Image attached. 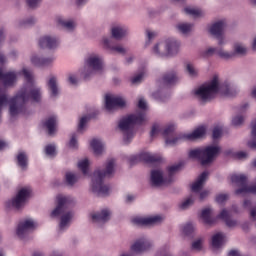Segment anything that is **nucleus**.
<instances>
[{
  "instance_id": "nucleus-10",
  "label": "nucleus",
  "mask_w": 256,
  "mask_h": 256,
  "mask_svg": "<svg viewBox=\"0 0 256 256\" xmlns=\"http://www.w3.org/2000/svg\"><path fill=\"white\" fill-rule=\"evenodd\" d=\"M101 71H103V57L99 54H91L86 59V66L83 71L84 79H89L93 73H101Z\"/></svg>"
},
{
  "instance_id": "nucleus-48",
  "label": "nucleus",
  "mask_w": 256,
  "mask_h": 256,
  "mask_svg": "<svg viewBox=\"0 0 256 256\" xmlns=\"http://www.w3.org/2000/svg\"><path fill=\"white\" fill-rule=\"evenodd\" d=\"M245 121V118L241 115H238L232 119V124L234 127H239V125H243V122Z\"/></svg>"
},
{
  "instance_id": "nucleus-21",
  "label": "nucleus",
  "mask_w": 256,
  "mask_h": 256,
  "mask_svg": "<svg viewBox=\"0 0 256 256\" xmlns=\"http://www.w3.org/2000/svg\"><path fill=\"white\" fill-rule=\"evenodd\" d=\"M55 61V58L53 56L50 57H41L37 54H33L31 56V63L35 65V67H48V65H51Z\"/></svg>"
},
{
  "instance_id": "nucleus-51",
  "label": "nucleus",
  "mask_w": 256,
  "mask_h": 256,
  "mask_svg": "<svg viewBox=\"0 0 256 256\" xmlns=\"http://www.w3.org/2000/svg\"><path fill=\"white\" fill-rule=\"evenodd\" d=\"M77 145V135L73 134L69 142V147L70 149H77Z\"/></svg>"
},
{
  "instance_id": "nucleus-44",
  "label": "nucleus",
  "mask_w": 256,
  "mask_h": 256,
  "mask_svg": "<svg viewBox=\"0 0 256 256\" xmlns=\"http://www.w3.org/2000/svg\"><path fill=\"white\" fill-rule=\"evenodd\" d=\"M193 203H195V200L193 199V196H190L186 200L182 201L180 203L179 207H180V209L185 211V209H189V207H191V205H193Z\"/></svg>"
},
{
  "instance_id": "nucleus-1",
  "label": "nucleus",
  "mask_w": 256,
  "mask_h": 256,
  "mask_svg": "<svg viewBox=\"0 0 256 256\" xmlns=\"http://www.w3.org/2000/svg\"><path fill=\"white\" fill-rule=\"evenodd\" d=\"M22 73L28 83L9 102V111L12 117L19 115V113H23L25 105L29 103V99L36 102L41 101V89L33 83V73L25 68L22 70Z\"/></svg>"
},
{
  "instance_id": "nucleus-58",
  "label": "nucleus",
  "mask_w": 256,
  "mask_h": 256,
  "mask_svg": "<svg viewBox=\"0 0 256 256\" xmlns=\"http://www.w3.org/2000/svg\"><path fill=\"white\" fill-rule=\"evenodd\" d=\"M173 131H175V126L171 125L165 128L164 135H173Z\"/></svg>"
},
{
  "instance_id": "nucleus-3",
  "label": "nucleus",
  "mask_w": 256,
  "mask_h": 256,
  "mask_svg": "<svg viewBox=\"0 0 256 256\" xmlns=\"http://www.w3.org/2000/svg\"><path fill=\"white\" fill-rule=\"evenodd\" d=\"M138 108L135 114H132L128 117L123 118L119 122V129L124 133V141L129 143V140L133 138V127L135 125H141L146 123L147 119V102L144 98H140L138 101Z\"/></svg>"
},
{
  "instance_id": "nucleus-55",
  "label": "nucleus",
  "mask_w": 256,
  "mask_h": 256,
  "mask_svg": "<svg viewBox=\"0 0 256 256\" xmlns=\"http://www.w3.org/2000/svg\"><path fill=\"white\" fill-rule=\"evenodd\" d=\"M249 217H250L251 221H256V206L250 207Z\"/></svg>"
},
{
  "instance_id": "nucleus-17",
  "label": "nucleus",
  "mask_w": 256,
  "mask_h": 256,
  "mask_svg": "<svg viewBox=\"0 0 256 256\" xmlns=\"http://www.w3.org/2000/svg\"><path fill=\"white\" fill-rule=\"evenodd\" d=\"M164 219L163 216L135 217L132 219V223L139 226L160 225Z\"/></svg>"
},
{
  "instance_id": "nucleus-16",
  "label": "nucleus",
  "mask_w": 256,
  "mask_h": 256,
  "mask_svg": "<svg viewBox=\"0 0 256 256\" xmlns=\"http://www.w3.org/2000/svg\"><path fill=\"white\" fill-rule=\"evenodd\" d=\"M153 247V243L151 240L143 237L137 239L132 245H131V251L133 253H136L137 255H141V253H145L149 251Z\"/></svg>"
},
{
  "instance_id": "nucleus-12",
  "label": "nucleus",
  "mask_w": 256,
  "mask_h": 256,
  "mask_svg": "<svg viewBox=\"0 0 256 256\" xmlns=\"http://www.w3.org/2000/svg\"><path fill=\"white\" fill-rule=\"evenodd\" d=\"M111 215L112 212L108 208H104L90 213V219L96 227H103L105 223H109V221H111Z\"/></svg>"
},
{
  "instance_id": "nucleus-5",
  "label": "nucleus",
  "mask_w": 256,
  "mask_h": 256,
  "mask_svg": "<svg viewBox=\"0 0 256 256\" xmlns=\"http://www.w3.org/2000/svg\"><path fill=\"white\" fill-rule=\"evenodd\" d=\"M57 202L58 205L51 212L50 217H59V215H61L59 229L64 231V229H67V227L71 225L74 215L72 211L65 212V209L70 205H73V203H75V199L71 196L60 194L57 196Z\"/></svg>"
},
{
  "instance_id": "nucleus-37",
  "label": "nucleus",
  "mask_w": 256,
  "mask_h": 256,
  "mask_svg": "<svg viewBox=\"0 0 256 256\" xmlns=\"http://www.w3.org/2000/svg\"><path fill=\"white\" fill-rule=\"evenodd\" d=\"M91 147L95 155H101V153L104 151L103 142H101L99 139H93L91 141Z\"/></svg>"
},
{
  "instance_id": "nucleus-34",
  "label": "nucleus",
  "mask_w": 256,
  "mask_h": 256,
  "mask_svg": "<svg viewBox=\"0 0 256 256\" xmlns=\"http://www.w3.org/2000/svg\"><path fill=\"white\" fill-rule=\"evenodd\" d=\"M219 219L225 221L227 227H237L238 222L236 220H232L229 216V212L227 210H222L219 214Z\"/></svg>"
},
{
  "instance_id": "nucleus-18",
  "label": "nucleus",
  "mask_w": 256,
  "mask_h": 256,
  "mask_svg": "<svg viewBox=\"0 0 256 256\" xmlns=\"http://www.w3.org/2000/svg\"><path fill=\"white\" fill-rule=\"evenodd\" d=\"M59 39L56 36L44 35L38 40V45L40 49H57L59 47Z\"/></svg>"
},
{
  "instance_id": "nucleus-9",
  "label": "nucleus",
  "mask_w": 256,
  "mask_h": 256,
  "mask_svg": "<svg viewBox=\"0 0 256 256\" xmlns=\"http://www.w3.org/2000/svg\"><path fill=\"white\" fill-rule=\"evenodd\" d=\"M31 195V190L29 188H21L16 196L6 201L5 207L8 210L13 209L14 211H21L23 207H25V203H27V199Z\"/></svg>"
},
{
  "instance_id": "nucleus-13",
  "label": "nucleus",
  "mask_w": 256,
  "mask_h": 256,
  "mask_svg": "<svg viewBox=\"0 0 256 256\" xmlns=\"http://www.w3.org/2000/svg\"><path fill=\"white\" fill-rule=\"evenodd\" d=\"M106 111H115V109H123L127 107V100L123 96H115L108 94L105 98Z\"/></svg>"
},
{
  "instance_id": "nucleus-29",
  "label": "nucleus",
  "mask_w": 256,
  "mask_h": 256,
  "mask_svg": "<svg viewBox=\"0 0 256 256\" xmlns=\"http://www.w3.org/2000/svg\"><path fill=\"white\" fill-rule=\"evenodd\" d=\"M205 127H199L195 129L192 133L186 134L184 137L188 141H197V139H203L205 137Z\"/></svg>"
},
{
  "instance_id": "nucleus-32",
  "label": "nucleus",
  "mask_w": 256,
  "mask_h": 256,
  "mask_svg": "<svg viewBox=\"0 0 256 256\" xmlns=\"http://www.w3.org/2000/svg\"><path fill=\"white\" fill-rule=\"evenodd\" d=\"M177 82V72H168L162 77V84L164 87L169 85H173V83Z\"/></svg>"
},
{
  "instance_id": "nucleus-27",
  "label": "nucleus",
  "mask_w": 256,
  "mask_h": 256,
  "mask_svg": "<svg viewBox=\"0 0 256 256\" xmlns=\"http://www.w3.org/2000/svg\"><path fill=\"white\" fill-rule=\"evenodd\" d=\"M226 237L223 232L214 234L211 238L212 249H221L225 245Z\"/></svg>"
},
{
  "instance_id": "nucleus-62",
  "label": "nucleus",
  "mask_w": 256,
  "mask_h": 256,
  "mask_svg": "<svg viewBox=\"0 0 256 256\" xmlns=\"http://www.w3.org/2000/svg\"><path fill=\"white\" fill-rule=\"evenodd\" d=\"M147 37H148V40L151 41V39H155V37H157V33L148 30Z\"/></svg>"
},
{
  "instance_id": "nucleus-11",
  "label": "nucleus",
  "mask_w": 256,
  "mask_h": 256,
  "mask_svg": "<svg viewBox=\"0 0 256 256\" xmlns=\"http://www.w3.org/2000/svg\"><path fill=\"white\" fill-rule=\"evenodd\" d=\"M17 75V72L10 71L3 73V70L0 69V79L3 81L5 87H13L17 81ZM5 103H7V95L0 89V119L3 112V105H5Z\"/></svg>"
},
{
  "instance_id": "nucleus-45",
  "label": "nucleus",
  "mask_w": 256,
  "mask_h": 256,
  "mask_svg": "<svg viewBox=\"0 0 256 256\" xmlns=\"http://www.w3.org/2000/svg\"><path fill=\"white\" fill-rule=\"evenodd\" d=\"M235 159H239L240 161H245V159H249V152L247 151H238L233 154Z\"/></svg>"
},
{
  "instance_id": "nucleus-36",
  "label": "nucleus",
  "mask_w": 256,
  "mask_h": 256,
  "mask_svg": "<svg viewBox=\"0 0 256 256\" xmlns=\"http://www.w3.org/2000/svg\"><path fill=\"white\" fill-rule=\"evenodd\" d=\"M16 159L18 167H21V169H27V165H29V158L25 152H19Z\"/></svg>"
},
{
  "instance_id": "nucleus-41",
  "label": "nucleus",
  "mask_w": 256,
  "mask_h": 256,
  "mask_svg": "<svg viewBox=\"0 0 256 256\" xmlns=\"http://www.w3.org/2000/svg\"><path fill=\"white\" fill-rule=\"evenodd\" d=\"M78 169L82 171L83 175H87L89 173V160L84 159L78 162Z\"/></svg>"
},
{
  "instance_id": "nucleus-30",
  "label": "nucleus",
  "mask_w": 256,
  "mask_h": 256,
  "mask_svg": "<svg viewBox=\"0 0 256 256\" xmlns=\"http://www.w3.org/2000/svg\"><path fill=\"white\" fill-rule=\"evenodd\" d=\"M212 211L213 210L211 208H205L202 210L200 219H201L202 223H204V225L211 226V225H213V223H215V219H213V217H211Z\"/></svg>"
},
{
  "instance_id": "nucleus-52",
  "label": "nucleus",
  "mask_w": 256,
  "mask_h": 256,
  "mask_svg": "<svg viewBox=\"0 0 256 256\" xmlns=\"http://www.w3.org/2000/svg\"><path fill=\"white\" fill-rule=\"evenodd\" d=\"M87 121H89V118H87V116H84L80 119L78 131H83V128L85 127V125H87Z\"/></svg>"
},
{
  "instance_id": "nucleus-60",
  "label": "nucleus",
  "mask_w": 256,
  "mask_h": 256,
  "mask_svg": "<svg viewBox=\"0 0 256 256\" xmlns=\"http://www.w3.org/2000/svg\"><path fill=\"white\" fill-rule=\"evenodd\" d=\"M249 149H252V151H256V140H250L247 143Z\"/></svg>"
},
{
  "instance_id": "nucleus-7",
  "label": "nucleus",
  "mask_w": 256,
  "mask_h": 256,
  "mask_svg": "<svg viewBox=\"0 0 256 256\" xmlns=\"http://www.w3.org/2000/svg\"><path fill=\"white\" fill-rule=\"evenodd\" d=\"M181 169V164H175L168 168V178L163 177V171L160 169L152 170L150 183L152 187H168L174 181L173 175Z\"/></svg>"
},
{
  "instance_id": "nucleus-22",
  "label": "nucleus",
  "mask_w": 256,
  "mask_h": 256,
  "mask_svg": "<svg viewBox=\"0 0 256 256\" xmlns=\"http://www.w3.org/2000/svg\"><path fill=\"white\" fill-rule=\"evenodd\" d=\"M152 53L157 57H169L166 40L156 43L152 48Z\"/></svg>"
},
{
  "instance_id": "nucleus-56",
  "label": "nucleus",
  "mask_w": 256,
  "mask_h": 256,
  "mask_svg": "<svg viewBox=\"0 0 256 256\" xmlns=\"http://www.w3.org/2000/svg\"><path fill=\"white\" fill-rule=\"evenodd\" d=\"M222 133L223 132L220 128H214L213 133H212L213 139H219V137H221Z\"/></svg>"
},
{
  "instance_id": "nucleus-15",
  "label": "nucleus",
  "mask_w": 256,
  "mask_h": 256,
  "mask_svg": "<svg viewBox=\"0 0 256 256\" xmlns=\"http://www.w3.org/2000/svg\"><path fill=\"white\" fill-rule=\"evenodd\" d=\"M200 55L205 59L213 57V55H216L219 57V59L226 61V49L225 47H223V45H218V47L208 46L201 51Z\"/></svg>"
},
{
  "instance_id": "nucleus-8",
  "label": "nucleus",
  "mask_w": 256,
  "mask_h": 256,
  "mask_svg": "<svg viewBox=\"0 0 256 256\" xmlns=\"http://www.w3.org/2000/svg\"><path fill=\"white\" fill-rule=\"evenodd\" d=\"M225 29H227V19L222 18L213 21L207 28L211 37L217 39L218 45H225L227 43L225 38Z\"/></svg>"
},
{
  "instance_id": "nucleus-38",
  "label": "nucleus",
  "mask_w": 256,
  "mask_h": 256,
  "mask_svg": "<svg viewBox=\"0 0 256 256\" xmlns=\"http://www.w3.org/2000/svg\"><path fill=\"white\" fill-rule=\"evenodd\" d=\"M186 15H191L192 17H203V10L195 7H186L184 8Z\"/></svg>"
},
{
  "instance_id": "nucleus-28",
  "label": "nucleus",
  "mask_w": 256,
  "mask_h": 256,
  "mask_svg": "<svg viewBox=\"0 0 256 256\" xmlns=\"http://www.w3.org/2000/svg\"><path fill=\"white\" fill-rule=\"evenodd\" d=\"M167 49H168V57L173 55H177L179 53V48L181 47V43H179L175 39H168L166 40Z\"/></svg>"
},
{
  "instance_id": "nucleus-35",
  "label": "nucleus",
  "mask_w": 256,
  "mask_h": 256,
  "mask_svg": "<svg viewBox=\"0 0 256 256\" xmlns=\"http://www.w3.org/2000/svg\"><path fill=\"white\" fill-rule=\"evenodd\" d=\"M176 29L181 35H189L193 31V24L182 22L176 25Z\"/></svg>"
},
{
  "instance_id": "nucleus-59",
  "label": "nucleus",
  "mask_w": 256,
  "mask_h": 256,
  "mask_svg": "<svg viewBox=\"0 0 256 256\" xmlns=\"http://www.w3.org/2000/svg\"><path fill=\"white\" fill-rule=\"evenodd\" d=\"M179 139H181V137H178V136H175L173 139L167 138L166 143H167V145H175V143H177V141H179Z\"/></svg>"
},
{
  "instance_id": "nucleus-26",
  "label": "nucleus",
  "mask_w": 256,
  "mask_h": 256,
  "mask_svg": "<svg viewBox=\"0 0 256 256\" xmlns=\"http://www.w3.org/2000/svg\"><path fill=\"white\" fill-rule=\"evenodd\" d=\"M127 33H129V31L125 26L117 25L111 28V35L114 39H117V41H121V39L127 37Z\"/></svg>"
},
{
  "instance_id": "nucleus-39",
  "label": "nucleus",
  "mask_w": 256,
  "mask_h": 256,
  "mask_svg": "<svg viewBox=\"0 0 256 256\" xmlns=\"http://www.w3.org/2000/svg\"><path fill=\"white\" fill-rule=\"evenodd\" d=\"M65 179L66 185H68L69 187H73V185L77 183V181H79V178L73 172H67L65 175Z\"/></svg>"
},
{
  "instance_id": "nucleus-31",
  "label": "nucleus",
  "mask_w": 256,
  "mask_h": 256,
  "mask_svg": "<svg viewBox=\"0 0 256 256\" xmlns=\"http://www.w3.org/2000/svg\"><path fill=\"white\" fill-rule=\"evenodd\" d=\"M44 128L48 131V135H55L57 131V119L50 117L44 122Z\"/></svg>"
},
{
  "instance_id": "nucleus-19",
  "label": "nucleus",
  "mask_w": 256,
  "mask_h": 256,
  "mask_svg": "<svg viewBox=\"0 0 256 256\" xmlns=\"http://www.w3.org/2000/svg\"><path fill=\"white\" fill-rule=\"evenodd\" d=\"M37 229L36 222L33 219H25L18 224L17 235L18 237H25L31 231H35Z\"/></svg>"
},
{
  "instance_id": "nucleus-42",
  "label": "nucleus",
  "mask_w": 256,
  "mask_h": 256,
  "mask_svg": "<svg viewBox=\"0 0 256 256\" xmlns=\"http://www.w3.org/2000/svg\"><path fill=\"white\" fill-rule=\"evenodd\" d=\"M5 43V30L3 28H0V47ZM7 58L5 55L0 51V63H6Z\"/></svg>"
},
{
  "instance_id": "nucleus-61",
  "label": "nucleus",
  "mask_w": 256,
  "mask_h": 256,
  "mask_svg": "<svg viewBox=\"0 0 256 256\" xmlns=\"http://www.w3.org/2000/svg\"><path fill=\"white\" fill-rule=\"evenodd\" d=\"M207 197H209V191L208 190H204L200 193V201H203V199H207Z\"/></svg>"
},
{
  "instance_id": "nucleus-14",
  "label": "nucleus",
  "mask_w": 256,
  "mask_h": 256,
  "mask_svg": "<svg viewBox=\"0 0 256 256\" xmlns=\"http://www.w3.org/2000/svg\"><path fill=\"white\" fill-rule=\"evenodd\" d=\"M233 51L226 50V61H231L235 57H246L249 53V48L243 42H234Z\"/></svg>"
},
{
  "instance_id": "nucleus-57",
  "label": "nucleus",
  "mask_w": 256,
  "mask_h": 256,
  "mask_svg": "<svg viewBox=\"0 0 256 256\" xmlns=\"http://www.w3.org/2000/svg\"><path fill=\"white\" fill-rule=\"evenodd\" d=\"M159 133V125L158 124H154L152 126L151 132H150V136L151 137H155V135H157Z\"/></svg>"
},
{
  "instance_id": "nucleus-24",
  "label": "nucleus",
  "mask_w": 256,
  "mask_h": 256,
  "mask_svg": "<svg viewBox=\"0 0 256 256\" xmlns=\"http://www.w3.org/2000/svg\"><path fill=\"white\" fill-rule=\"evenodd\" d=\"M102 45L105 49L109 51H114L115 53H119L120 55H125L127 53V48L123 47L122 45L111 46V39L107 37L102 38Z\"/></svg>"
},
{
  "instance_id": "nucleus-43",
  "label": "nucleus",
  "mask_w": 256,
  "mask_h": 256,
  "mask_svg": "<svg viewBox=\"0 0 256 256\" xmlns=\"http://www.w3.org/2000/svg\"><path fill=\"white\" fill-rule=\"evenodd\" d=\"M35 23V18H27L24 20H19L17 23V27L19 29H23V27H29V25H34Z\"/></svg>"
},
{
  "instance_id": "nucleus-2",
  "label": "nucleus",
  "mask_w": 256,
  "mask_h": 256,
  "mask_svg": "<svg viewBox=\"0 0 256 256\" xmlns=\"http://www.w3.org/2000/svg\"><path fill=\"white\" fill-rule=\"evenodd\" d=\"M237 88L229 82L221 83L219 76L214 75L210 81L199 86L194 95L200 103H210L217 95H224V97H235Z\"/></svg>"
},
{
  "instance_id": "nucleus-6",
  "label": "nucleus",
  "mask_w": 256,
  "mask_h": 256,
  "mask_svg": "<svg viewBox=\"0 0 256 256\" xmlns=\"http://www.w3.org/2000/svg\"><path fill=\"white\" fill-rule=\"evenodd\" d=\"M219 151H221V148L213 145L205 148H195L189 151L188 157L189 159L199 161L203 167H208V165H211L215 161L219 155Z\"/></svg>"
},
{
  "instance_id": "nucleus-63",
  "label": "nucleus",
  "mask_w": 256,
  "mask_h": 256,
  "mask_svg": "<svg viewBox=\"0 0 256 256\" xmlns=\"http://www.w3.org/2000/svg\"><path fill=\"white\" fill-rule=\"evenodd\" d=\"M68 81L71 85H77V78L74 75H70Z\"/></svg>"
},
{
  "instance_id": "nucleus-23",
  "label": "nucleus",
  "mask_w": 256,
  "mask_h": 256,
  "mask_svg": "<svg viewBox=\"0 0 256 256\" xmlns=\"http://www.w3.org/2000/svg\"><path fill=\"white\" fill-rule=\"evenodd\" d=\"M56 25L65 31H75L77 24L73 20H66L65 18L58 16L56 17Z\"/></svg>"
},
{
  "instance_id": "nucleus-47",
  "label": "nucleus",
  "mask_w": 256,
  "mask_h": 256,
  "mask_svg": "<svg viewBox=\"0 0 256 256\" xmlns=\"http://www.w3.org/2000/svg\"><path fill=\"white\" fill-rule=\"evenodd\" d=\"M144 77H145V72H140V73L136 74L134 77H132L131 83L133 85H139V83H141V81H143Z\"/></svg>"
},
{
  "instance_id": "nucleus-40",
  "label": "nucleus",
  "mask_w": 256,
  "mask_h": 256,
  "mask_svg": "<svg viewBox=\"0 0 256 256\" xmlns=\"http://www.w3.org/2000/svg\"><path fill=\"white\" fill-rule=\"evenodd\" d=\"M186 73L189 77L195 78L199 75V70L191 63L186 64Z\"/></svg>"
},
{
  "instance_id": "nucleus-64",
  "label": "nucleus",
  "mask_w": 256,
  "mask_h": 256,
  "mask_svg": "<svg viewBox=\"0 0 256 256\" xmlns=\"http://www.w3.org/2000/svg\"><path fill=\"white\" fill-rule=\"evenodd\" d=\"M32 256H45V254H43V252L40 251H35L33 252Z\"/></svg>"
},
{
  "instance_id": "nucleus-4",
  "label": "nucleus",
  "mask_w": 256,
  "mask_h": 256,
  "mask_svg": "<svg viewBox=\"0 0 256 256\" xmlns=\"http://www.w3.org/2000/svg\"><path fill=\"white\" fill-rule=\"evenodd\" d=\"M115 173V160L110 159L106 162L104 170H96L92 176V191L95 195L105 197L109 195L110 188L103 184V180L107 177H113Z\"/></svg>"
},
{
  "instance_id": "nucleus-20",
  "label": "nucleus",
  "mask_w": 256,
  "mask_h": 256,
  "mask_svg": "<svg viewBox=\"0 0 256 256\" xmlns=\"http://www.w3.org/2000/svg\"><path fill=\"white\" fill-rule=\"evenodd\" d=\"M139 161H145L146 163H157L161 161V157L147 152L131 157L132 163H139Z\"/></svg>"
},
{
  "instance_id": "nucleus-33",
  "label": "nucleus",
  "mask_w": 256,
  "mask_h": 256,
  "mask_svg": "<svg viewBox=\"0 0 256 256\" xmlns=\"http://www.w3.org/2000/svg\"><path fill=\"white\" fill-rule=\"evenodd\" d=\"M48 89H50L52 97H57L59 95V86L57 85V77L50 76L48 80Z\"/></svg>"
},
{
  "instance_id": "nucleus-25",
  "label": "nucleus",
  "mask_w": 256,
  "mask_h": 256,
  "mask_svg": "<svg viewBox=\"0 0 256 256\" xmlns=\"http://www.w3.org/2000/svg\"><path fill=\"white\" fill-rule=\"evenodd\" d=\"M208 177L209 172H203L201 175L198 176L197 180L191 186L193 193H199V191L203 189L205 181H207Z\"/></svg>"
},
{
  "instance_id": "nucleus-53",
  "label": "nucleus",
  "mask_w": 256,
  "mask_h": 256,
  "mask_svg": "<svg viewBox=\"0 0 256 256\" xmlns=\"http://www.w3.org/2000/svg\"><path fill=\"white\" fill-rule=\"evenodd\" d=\"M28 7L31 9H35V7L39 6V3H41V0H26Z\"/></svg>"
},
{
  "instance_id": "nucleus-50",
  "label": "nucleus",
  "mask_w": 256,
  "mask_h": 256,
  "mask_svg": "<svg viewBox=\"0 0 256 256\" xmlns=\"http://www.w3.org/2000/svg\"><path fill=\"white\" fill-rule=\"evenodd\" d=\"M202 247H203L202 239H198L192 243V249H195V251H201Z\"/></svg>"
},
{
  "instance_id": "nucleus-49",
  "label": "nucleus",
  "mask_w": 256,
  "mask_h": 256,
  "mask_svg": "<svg viewBox=\"0 0 256 256\" xmlns=\"http://www.w3.org/2000/svg\"><path fill=\"white\" fill-rule=\"evenodd\" d=\"M193 231H195V227L193 226V224H186L183 227L184 235H191Z\"/></svg>"
},
{
  "instance_id": "nucleus-54",
  "label": "nucleus",
  "mask_w": 256,
  "mask_h": 256,
  "mask_svg": "<svg viewBox=\"0 0 256 256\" xmlns=\"http://www.w3.org/2000/svg\"><path fill=\"white\" fill-rule=\"evenodd\" d=\"M229 199V196L227 194H219L216 196V201L218 203H225Z\"/></svg>"
},
{
  "instance_id": "nucleus-46",
  "label": "nucleus",
  "mask_w": 256,
  "mask_h": 256,
  "mask_svg": "<svg viewBox=\"0 0 256 256\" xmlns=\"http://www.w3.org/2000/svg\"><path fill=\"white\" fill-rule=\"evenodd\" d=\"M45 153L48 155V157H55L57 155V150L55 148V145L50 144L45 147Z\"/></svg>"
}]
</instances>
